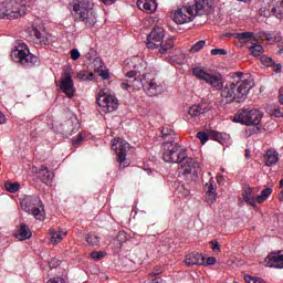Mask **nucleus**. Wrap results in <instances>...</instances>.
I'll return each instance as SVG.
<instances>
[{
	"label": "nucleus",
	"mask_w": 283,
	"mask_h": 283,
	"mask_svg": "<svg viewBox=\"0 0 283 283\" xmlns=\"http://www.w3.org/2000/svg\"><path fill=\"white\" fill-rule=\"evenodd\" d=\"M193 8L197 14H210L213 10V0H195Z\"/></svg>",
	"instance_id": "obj_19"
},
{
	"label": "nucleus",
	"mask_w": 283,
	"mask_h": 283,
	"mask_svg": "<svg viewBox=\"0 0 283 283\" xmlns=\"http://www.w3.org/2000/svg\"><path fill=\"white\" fill-rule=\"evenodd\" d=\"M266 167H275L280 161V153L275 149H268L263 155Z\"/></svg>",
	"instance_id": "obj_23"
},
{
	"label": "nucleus",
	"mask_w": 283,
	"mask_h": 283,
	"mask_svg": "<svg viewBox=\"0 0 283 283\" xmlns=\"http://www.w3.org/2000/svg\"><path fill=\"white\" fill-rule=\"evenodd\" d=\"M211 136L217 143H220L223 147H229L231 145V136L227 133H218L213 130Z\"/></svg>",
	"instance_id": "obj_27"
},
{
	"label": "nucleus",
	"mask_w": 283,
	"mask_h": 283,
	"mask_svg": "<svg viewBox=\"0 0 283 283\" xmlns=\"http://www.w3.org/2000/svg\"><path fill=\"white\" fill-rule=\"evenodd\" d=\"M279 101H280L281 105H283V87L280 88V91H279Z\"/></svg>",
	"instance_id": "obj_59"
},
{
	"label": "nucleus",
	"mask_w": 283,
	"mask_h": 283,
	"mask_svg": "<svg viewBox=\"0 0 283 283\" xmlns=\"http://www.w3.org/2000/svg\"><path fill=\"white\" fill-rule=\"evenodd\" d=\"M28 7L19 4L17 1L0 2V19H19L25 15Z\"/></svg>",
	"instance_id": "obj_9"
},
{
	"label": "nucleus",
	"mask_w": 283,
	"mask_h": 283,
	"mask_svg": "<svg viewBox=\"0 0 283 283\" xmlns=\"http://www.w3.org/2000/svg\"><path fill=\"white\" fill-rule=\"evenodd\" d=\"M232 36L239 41H242L243 43H251V41H255L253 32L233 33Z\"/></svg>",
	"instance_id": "obj_33"
},
{
	"label": "nucleus",
	"mask_w": 283,
	"mask_h": 283,
	"mask_svg": "<svg viewBox=\"0 0 283 283\" xmlns=\"http://www.w3.org/2000/svg\"><path fill=\"white\" fill-rule=\"evenodd\" d=\"M137 7L139 10L151 14L158 9V2L156 0H137Z\"/></svg>",
	"instance_id": "obj_21"
},
{
	"label": "nucleus",
	"mask_w": 283,
	"mask_h": 283,
	"mask_svg": "<svg viewBox=\"0 0 283 283\" xmlns=\"http://www.w3.org/2000/svg\"><path fill=\"white\" fill-rule=\"evenodd\" d=\"M279 200H280V202H283V189L281 190V192L279 195Z\"/></svg>",
	"instance_id": "obj_63"
},
{
	"label": "nucleus",
	"mask_w": 283,
	"mask_h": 283,
	"mask_svg": "<svg viewBox=\"0 0 283 283\" xmlns=\"http://www.w3.org/2000/svg\"><path fill=\"white\" fill-rule=\"evenodd\" d=\"M49 266H50V269H56V266H61V260H59V259H52V260L49 262Z\"/></svg>",
	"instance_id": "obj_49"
},
{
	"label": "nucleus",
	"mask_w": 283,
	"mask_h": 283,
	"mask_svg": "<svg viewBox=\"0 0 283 283\" xmlns=\"http://www.w3.org/2000/svg\"><path fill=\"white\" fill-rule=\"evenodd\" d=\"M120 87H122V90H129V87H132V85H129V83H122L120 84Z\"/></svg>",
	"instance_id": "obj_61"
},
{
	"label": "nucleus",
	"mask_w": 283,
	"mask_h": 283,
	"mask_svg": "<svg viewBox=\"0 0 283 283\" xmlns=\"http://www.w3.org/2000/svg\"><path fill=\"white\" fill-rule=\"evenodd\" d=\"M197 138H199V140H201V145H205L207 143V140H209V135H207V133H205V132H199V133H197Z\"/></svg>",
	"instance_id": "obj_44"
},
{
	"label": "nucleus",
	"mask_w": 283,
	"mask_h": 283,
	"mask_svg": "<svg viewBox=\"0 0 283 283\" xmlns=\"http://www.w3.org/2000/svg\"><path fill=\"white\" fill-rule=\"evenodd\" d=\"M210 244L212 247V251H220V243H218V241H211Z\"/></svg>",
	"instance_id": "obj_53"
},
{
	"label": "nucleus",
	"mask_w": 283,
	"mask_h": 283,
	"mask_svg": "<svg viewBox=\"0 0 283 283\" xmlns=\"http://www.w3.org/2000/svg\"><path fill=\"white\" fill-rule=\"evenodd\" d=\"M205 45H207V42L205 40H200L190 48V52L192 53L200 52V50H202Z\"/></svg>",
	"instance_id": "obj_41"
},
{
	"label": "nucleus",
	"mask_w": 283,
	"mask_h": 283,
	"mask_svg": "<svg viewBox=\"0 0 283 283\" xmlns=\"http://www.w3.org/2000/svg\"><path fill=\"white\" fill-rule=\"evenodd\" d=\"M218 185L213 180V177L209 179L206 184L205 191H206V199L209 205H213L216 200H218Z\"/></svg>",
	"instance_id": "obj_17"
},
{
	"label": "nucleus",
	"mask_w": 283,
	"mask_h": 283,
	"mask_svg": "<svg viewBox=\"0 0 283 283\" xmlns=\"http://www.w3.org/2000/svg\"><path fill=\"white\" fill-rule=\"evenodd\" d=\"M112 150L117 155V161L119 163L120 169L129 167L127 163V151H129V143L122 138H115L112 140Z\"/></svg>",
	"instance_id": "obj_12"
},
{
	"label": "nucleus",
	"mask_w": 283,
	"mask_h": 283,
	"mask_svg": "<svg viewBox=\"0 0 283 283\" xmlns=\"http://www.w3.org/2000/svg\"><path fill=\"white\" fill-rule=\"evenodd\" d=\"M223 181H224V176L217 175V182H218V185H222Z\"/></svg>",
	"instance_id": "obj_58"
},
{
	"label": "nucleus",
	"mask_w": 283,
	"mask_h": 283,
	"mask_svg": "<svg viewBox=\"0 0 283 283\" xmlns=\"http://www.w3.org/2000/svg\"><path fill=\"white\" fill-rule=\"evenodd\" d=\"M101 76H102V78L107 80V78H109V72L102 71Z\"/></svg>",
	"instance_id": "obj_60"
},
{
	"label": "nucleus",
	"mask_w": 283,
	"mask_h": 283,
	"mask_svg": "<svg viewBox=\"0 0 283 283\" xmlns=\"http://www.w3.org/2000/svg\"><path fill=\"white\" fill-rule=\"evenodd\" d=\"M244 281L248 282V283H262V282H264V281H262V279L251 276V275H244Z\"/></svg>",
	"instance_id": "obj_43"
},
{
	"label": "nucleus",
	"mask_w": 283,
	"mask_h": 283,
	"mask_svg": "<svg viewBox=\"0 0 283 283\" xmlns=\"http://www.w3.org/2000/svg\"><path fill=\"white\" fill-rule=\"evenodd\" d=\"M212 56H224V54H227V51L224 49H212L211 51Z\"/></svg>",
	"instance_id": "obj_47"
},
{
	"label": "nucleus",
	"mask_w": 283,
	"mask_h": 283,
	"mask_svg": "<svg viewBox=\"0 0 283 283\" xmlns=\"http://www.w3.org/2000/svg\"><path fill=\"white\" fill-rule=\"evenodd\" d=\"M125 66L130 70L126 73V77L134 78L132 82L134 90H142V87L145 90L147 77L149 76V73H147V62L140 56H133L125 60Z\"/></svg>",
	"instance_id": "obj_2"
},
{
	"label": "nucleus",
	"mask_w": 283,
	"mask_h": 283,
	"mask_svg": "<svg viewBox=\"0 0 283 283\" xmlns=\"http://www.w3.org/2000/svg\"><path fill=\"white\" fill-rule=\"evenodd\" d=\"M33 34L35 36V43L39 45H50V39L52 35L50 33H45V31H39V29H33Z\"/></svg>",
	"instance_id": "obj_25"
},
{
	"label": "nucleus",
	"mask_w": 283,
	"mask_h": 283,
	"mask_svg": "<svg viewBox=\"0 0 283 283\" xmlns=\"http://www.w3.org/2000/svg\"><path fill=\"white\" fill-rule=\"evenodd\" d=\"M272 12H274L276 19H283V0H272Z\"/></svg>",
	"instance_id": "obj_31"
},
{
	"label": "nucleus",
	"mask_w": 283,
	"mask_h": 283,
	"mask_svg": "<svg viewBox=\"0 0 283 283\" xmlns=\"http://www.w3.org/2000/svg\"><path fill=\"white\" fill-rule=\"evenodd\" d=\"M209 112V108L202 107L200 105H192L189 107L187 115L184 117L187 123H190V125H198L200 122V117L202 114H207Z\"/></svg>",
	"instance_id": "obj_14"
},
{
	"label": "nucleus",
	"mask_w": 283,
	"mask_h": 283,
	"mask_svg": "<svg viewBox=\"0 0 283 283\" xmlns=\"http://www.w3.org/2000/svg\"><path fill=\"white\" fill-rule=\"evenodd\" d=\"M144 91L147 96H158V94H163V92H165V87L156 82L154 73H148Z\"/></svg>",
	"instance_id": "obj_15"
},
{
	"label": "nucleus",
	"mask_w": 283,
	"mask_h": 283,
	"mask_svg": "<svg viewBox=\"0 0 283 283\" xmlns=\"http://www.w3.org/2000/svg\"><path fill=\"white\" fill-rule=\"evenodd\" d=\"M11 59L14 63H19L23 67H33L36 65L39 57L30 53L28 44L23 41H18L11 51Z\"/></svg>",
	"instance_id": "obj_5"
},
{
	"label": "nucleus",
	"mask_w": 283,
	"mask_h": 283,
	"mask_svg": "<svg viewBox=\"0 0 283 283\" xmlns=\"http://www.w3.org/2000/svg\"><path fill=\"white\" fill-rule=\"evenodd\" d=\"M31 171H32V174H39V169L36 168V166H33L31 168Z\"/></svg>",
	"instance_id": "obj_62"
},
{
	"label": "nucleus",
	"mask_w": 283,
	"mask_h": 283,
	"mask_svg": "<svg viewBox=\"0 0 283 283\" xmlns=\"http://www.w3.org/2000/svg\"><path fill=\"white\" fill-rule=\"evenodd\" d=\"M7 191H9V193H17V191L19 190V188L21 187L19 185V182H8L4 185Z\"/></svg>",
	"instance_id": "obj_40"
},
{
	"label": "nucleus",
	"mask_w": 283,
	"mask_h": 283,
	"mask_svg": "<svg viewBox=\"0 0 283 283\" xmlns=\"http://www.w3.org/2000/svg\"><path fill=\"white\" fill-rule=\"evenodd\" d=\"M184 196H189V190H185Z\"/></svg>",
	"instance_id": "obj_64"
},
{
	"label": "nucleus",
	"mask_w": 283,
	"mask_h": 283,
	"mask_svg": "<svg viewBox=\"0 0 283 283\" xmlns=\"http://www.w3.org/2000/svg\"><path fill=\"white\" fill-rule=\"evenodd\" d=\"M273 36H275V34H273V32H265L264 33V39L268 41V43H270L271 45H273Z\"/></svg>",
	"instance_id": "obj_50"
},
{
	"label": "nucleus",
	"mask_w": 283,
	"mask_h": 283,
	"mask_svg": "<svg viewBox=\"0 0 283 283\" xmlns=\"http://www.w3.org/2000/svg\"><path fill=\"white\" fill-rule=\"evenodd\" d=\"M97 105L102 108L105 114L116 112L118 109V99L116 95L107 93V90H99L97 95Z\"/></svg>",
	"instance_id": "obj_11"
},
{
	"label": "nucleus",
	"mask_w": 283,
	"mask_h": 283,
	"mask_svg": "<svg viewBox=\"0 0 283 283\" xmlns=\"http://www.w3.org/2000/svg\"><path fill=\"white\" fill-rule=\"evenodd\" d=\"M185 264L187 266H193L196 264L201 266V264H205V256L200 253L188 254L185 259Z\"/></svg>",
	"instance_id": "obj_26"
},
{
	"label": "nucleus",
	"mask_w": 283,
	"mask_h": 283,
	"mask_svg": "<svg viewBox=\"0 0 283 283\" xmlns=\"http://www.w3.org/2000/svg\"><path fill=\"white\" fill-rule=\"evenodd\" d=\"M38 178L41 180V182L50 187V185H52V181L54 180V172L50 171V169H48V166H41L38 172Z\"/></svg>",
	"instance_id": "obj_20"
},
{
	"label": "nucleus",
	"mask_w": 283,
	"mask_h": 283,
	"mask_svg": "<svg viewBox=\"0 0 283 283\" xmlns=\"http://www.w3.org/2000/svg\"><path fill=\"white\" fill-rule=\"evenodd\" d=\"M273 43H279L282 40V35L277 32H273Z\"/></svg>",
	"instance_id": "obj_55"
},
{
	"label": "nucleus",
	"mask_w": 283,
	"mask_h": 283,
	"mask_svg": "<svg viewBox=\"0 0 283 283\" xmlns=\"http://www.w3.org/2000/svg\"><path fill=\"white\" fill-rule=\"evenodd\" d=\"M247 48L251 52V54H253V56H262V54L264 53V46L255 42H252V44L248 45Z\"/></svg>",
	"instance_id": "obj_35"
},
{
	"label": "nucleus",
	"mask_w": 283,
	"mask_h": 283,
	"mask_svg": "<svg viewBox=\"0 0 283 283\" xmlns=\"http://www.w3.org/2000/svg\"><path fill=\"white\" fill-rule=\"evenodd\" d=\"M77 78L80 81H94V73L88 71H80L77 73Z\"/></svg>",
	"instance_id": "obj_39"
},
{
	"label": "nucleus",
	"mask_w": 283,
	"mask_h": 283,
	"mask_svg": "<svg viewBox=\"0 0 283 283\" xmlns=\"http://www.w3.org/2000/svg\"><path fill=\"white\" fill-rule=\"evenodd\" d=\"M15 238L17 240H20V241L30 240V238H32V231H30V228L25 226V223H21L20 228L15 233Z\"/></svg>",
	"instance_id": "obj_29"
},
{
	"label": "nucleus",
	"mask_w": 283,
	"mask_h": 283,
	"mask_svg": "<svg viewBox=\"0 0 283 283\" xmlns=\"http://www.w3.org/2000/svg\"><path fill=\"white\" fill-rule=\"evenodd\" d=\"M105 255H107L106 251H94L91 253V258L92 260H95V262H98V260H103V258H105Z\"/></svg>",
	"instance_id": "obj_42"
},
{
	"label": "nucleus",
	"mask_w": 283,
	"mask_h": 283,
	"mask_svg": "<svg viewBox=\"0 0 283 283\" xmlns=\"http://www.w3.org/2000/svg\"><path fill=\"white\" fill-rule=\"evenodd\" d=\"M60 90L67 98H73L76 94V88L74 87V80H72V69H66L62 73L60 81Z\"/></svg>",
	"instance_id": "obj_13"
},
{
	"label": "nucleus",
	"mask_w": 283,
	"mask_h": 283,
	"mask_svg": "<svg viewBox=\"0 0 283 283\" xmlns=\"http://www.w3.org/2000/svg\"><path fill=\"white\" fill-rule=\"evenodd\" d=\"M21 207L23 211H25L30 216H33L35 220H45V208H43V205H41V200L39 199V197H25L21 201Z\"/></svg>",
	"instance_id": "obj_6"
},
{
	"label": "nucleus",
	"mask_w": 283,
	"mask_h": 283,
	"mask_svg": "<svg viewBox=\"0 0 283 283\" xmlns=\"http://www.w3.org/2000/svg\"><path fill=\"white\" fill-rule=\"evenodd\" d=\"M104 6H113V3H116V0H101Z\"/></svg>",
	"instance_id": "obj_56"
},
{
	"label": "nucleus",
	"mask_w": 283,
	"mask_h": 283,
	"mask_svg": "<svg viewBox=\"0 0 283 283\" xmlns=\"http://www.w3.org/2000/svg\"><path fill=\"white\" fill-rule=\"evenodd\" d=\"M146 45L148 50H158L159 54H165L174 48V40L168 39L165 41V30L156 27L147 36Z\"/></svg>",
	"instance_id": "obj_4"
},
{
	"label": "nucleus",
	"mask_w": 283,
	"mask_h": 283,
	"mask_svg": "<svg viewBox=\"0 0 283 283\" xmlns=\"http://www.w3.org/2000/svg\"><path fill=\"white\" fill-rule=\"evenodd\" d=\"M252 88L253 77L251 74L239 72L221 88V98L226 103H244Z\"/></svg>",
	"instance_id": "obj_1"
},
{
	"label": "nucleus",
	"mask_w": 283,
	"mask_h": 283,
	"mask_svg": "<svg viewBox=\"0 0 283 283\" xmlns=\"http://www.w3.org/2000/svg\"><path fill=\"white\" fill-rule=\"evenodd\" d=\"M169 63H172V65H180L185 61V53L180 50H175L174 55L168 56Z\"/></svg>",
	"instance_id": "obj_32"
},
{
	"label": "nucleus",
	"mask_w": 283,
	"mask_h": 283,
	"mask_svg": "<svg viewBox=\"0 0 283 283\" xmlns=\"http://www.w3.org/2000/svg\"><path fill=\"white\" fill-rule=\"evenodd\" d=\"M46 283H66V282H65V279L57 276L49 280Z\"/></svg>",
	"instance_id": "obj_51"
},
{
	"label": "nucleus",
	"mask_w": 283,
	"mask_h": 283,
	"mask_svg": "<svg viewBox=\"0 0 283 283\" xmlns=\"http://www.w3.org/2000/svg\"><path fill=\"white\" fill-rule=\"evenodd\" d=\"M242 198H243L244 202L247 205H249L250 207H253V209H255L258 207V200H256L258 197H255L253 189H251L250 187L245 188L242 191Z\"/></svg>",
	"instance_id": "obj_24"
},
{
	"label": "nucleus",
	"mask_w": 283,
	"mask_h": 283,
	"mask_svg": "<svg viewBox=\"0 0 283 283\" xmlns=\"http://www.w3.org/2000/svg\"><path fill=\"white\" fill-rule=\"evenodd\" d=\"M273 116H275V118H282V109L274 108L273 109Z\"/></svg>",
	"instance_id": "obj_54"
},
{
	"label": "nucleus",
	"mask_w": 283,
	"mask_h": 283,
	"mask_svg": "<svg viewBox=\"0 0 283 283\" xmlns=\"http://www.w3.org/2000/svg\"><path fill=\"white\" fill-rule=\"evenodd\" d=\"M273 193V189L271 188H265L261 191V195L256 196V202L259 205H262V202L266 201L269 199V196Z\"/></svg>",
	"instance_id": "obj_37"
},
{
	"label": "nucleus",
	"mask_w": 283,
	"mask_h": 283,
	"mask_svg": "<svg viewBox=\"0 0 283 283\" xmlns=\"http://www.w3.org/2000/svg\"><path fill=\"white\" fill-rule=\"evenodd\" d=\"M261 62H262L263 65H265L266 67L273 66V59H271V57H269V56H262Z\"/></svg>",
	"instance_id": "obj_46"
},
{
	"label": "nucleus",
	"mask_w": 283,
	"mask_h": 283,
	"mask_svg": "<svg viewBox=\"0 0 283 283\" xmlns=\"http://www.w3.org/2000/svg\"><path fill=\"white\" fill-rule=\"evenodd\" d=\"M49 235H50L51 244H60V242H63V238H65V235H67V232H65L63 230L56 231L54 229H50Z\"/></svg>",
	"instance_id": "obj_28"
},
{
	"label": "nucleus",
	"mask_w": 283,
	"mask_h": 283,
	"mask_svg": "<svg viewBox=\"0 0 283 283\" xmlns=\"http://www.w3.org/2000/svg\"><path fill=\"white\" fill-rule=\"evenodd\" d=\"M175 136L176 134L171 130V128H164L161 130V137L164 138V140H167L166 143H171Z\"/></svg>",
	"instance_id": "obj_38"
},
{
	"label": "nucleus",
	"mask_w": 283,
	"mask_h": 283,
	"mask_svg": "<svg viewBox=\"0 0 283 283\" xmlns=\"http://www.w3.org/2000/svg\"><path fill=\"white\" fill-rule=\"evenodd\" d=\"M71 59L73 61H78V59H81V52H78L77 49H72L71 50Z\"/></svg>",
	"instance_id": "obj_48"
},
{
	"label": "nucleus",
	"mask_w": 283,
	"mask_h": 283,
	"mask_svg": "<svg viewBox=\"0 0 283 283\" xmlns=\"http://www.w3.org/2000/svg\"><path fill=\"white\" fill-rule=\"evenodd\" d=\"M273 0H266V3L269 4V7H262L260 10H259V14L261 17H271L272 14H274L273 12V6H275V2H271Z\"/></svg>",
	"instance_id": "obj_36"
},
{
	"label": "nucleus",
	"mask_w": 283,
	"mask_h": 283,
	"mask_svg": "<svg viewBox=\"0 0 283 283\" xmlns=\"http://www.w3.org/2000/svg\"><path fill=\"white\" fill-rule=\"evenodd\" d=\"M207 85H210L212 90H222L223 83H222V75L220 73H212L208 75V78L206 80Z\"/></svg>",
	"instance_id": "obj_22"
},
{
	"label": "nucleus",
	"mask_w": 283,
	"mask_h": 283,
	"mask_svg": "<svg viewBox=\"0 0 283 283\" xmlns=\"http://www.w3.org/2000/svg\"><path fill=\"white\" fill-rule=\"evenodd\" d=\"M85 240L88 244V247H101V237L95 233H87L85 237Z\"/></svg>",
	"instance_id": "obj_34"
},
{
	"label": "nucleus",
	"mask_w": 283,
	"mask_h": 283,
	"mask_svg": "<svg viewBox=\"0 0 283 283\" xmlns=\"http://www.w3.org/2000/svg\"><path fill=\"white\" fill-rule=\"evenodd\" d=\"M213 264H216V258H213V256H210V258H205L203 256V263L201 264V266H211V265H213Z\"/></svg>",
	"instance_id": "obj_45"
},
{
	"label": "nucleus",
	"mask_w": 283,
	"mask_h": 283,
	"mask_svg": "<svg viewBox=\"0 0 283 283\" xmlns=\"http://www.w3.org/2000/svg\"><path fill=\"white\" fill-rule=\"evenodd\" d=\"M262 112L255 108H243L239 109L237 115L233 117V123H241V125H258L262 120Z\"/></svg>",
	"instance_id": "obj_10"
},
{
	"label": "nucleus",
	"mask_w": 283,
	"mask_h": 283,
	"mask_svg": "<svg viewBox=\"0 0 283 283\" xmlns=\"http://www.w3.org/2000/svg\"><path fill=\"white\" fill-rule=\"evenodd\" d=\"M186 153L187 150L180 148V145L174 140L163 144L161 154L165 163H180V159L185 158Z\"/></svg>",
	"instance_id": "obj_7"
},
{
	"label": "nucleus",
	"mask_w": 283,
	"mask_h": 283,
	"mask_svg": "<svg viewBox=\"0 0 283 283\" xmlns=\"http://www.w3.org/2000/svg\"><path fill=\"white\" fill-rule=\"evenodd\" d=\"M172 21L178 25H185V23H191L196 17H198V11L193 4H184L178 7L171 12Z\"/></svg>",
	"instance_id": "obj_8"
},
{
	"label": "nucleus",
	"mask_w": 283,
	"mask_h": 283,
	"mask_svg": "<svg viewBox=\"0 0 283 283\" xmlns=\"http://www.w3.org/2000/svg\"><path fill=\"white\" fill-rule=\"evenodd\" d=\"M73 145H81L83 143V135H78L77 137L72 139Z\"/></svg>",
	"instance_id": "obj_52"
},
{
	"label": "nucleus",
	"mask_w": 283,
	"mask_h": 283,
	"mask_svg": "<svg viewBox=\"0 0 283 283\" xmlns=\"http://www.w3.org/2000/svg\"><path fill=\"white\" fill-rule=\"evenodd\" d=\"M264 264L270 269H283V254L280 252L270 253L265 258Z\"/></svg>",
	"instance_id": "obj_18"
},
{
	"label": "nucleus",
	"mask_w": 283,
	"mask_h": 283,
	"mask_svg": "<svg viewBox=\"0 0 283 283\" xmlns=\"http://www.w3.org/2000/svg\"><path fill=\"white\" fill-rule=\"evenodd\" d=\"M179 164L181 165V170L185 176L189 174H198V169H200V164L193 158L188 157L187 153L185 157H181Z\"/></svg>",
	"instance_id": "obj_16"
},
{
	"label": "nucleus",
	"mask_w": 283,
	"mask_h": 283,
	"mask_svg": "<svg viewBox=\"0 0 283 283\" xmlns=\"http://www.w3.org/2000/svg\"><path fill=\"white\" fill-rule=\"evenodd\" d=\"M72 15L75 21H82L86 28H92L96 24V12L92 8V0L73 1Z\"/></svg>",
	"instance_id": "obj_3"
},
{
	"label": "nucleus",
	"mask_w": 283,
	"mask_h": 283,
	"mask_svg": "<svg viewBox=\"0 0 283 283\" xmlns=\"http://www.w3.org/2000/svg\"><path fill=\"white\" fill-rule=\"evenodd\" d=\"M6 115L0 112V125H6Z\"/></svg>",
	"instance_id": "obj_57"
},
{
	"label": "nucleus",
	"mask_w": 283,
	"mask_h": 283,
	"mask_svg": "<svg viewBox=\"0 0 283 283\" xmlns=\"http://www.w3.org/2000/svg\"><path fill=\"white\" fill-rule=\"evenodd\" d=\"M192 74L193 76H196V78H198L199 81H203L206 83L211 72L202 66H197L192 69Z\"/></svg>",
	"instance_id": "obj_30"
}]
</instances>
